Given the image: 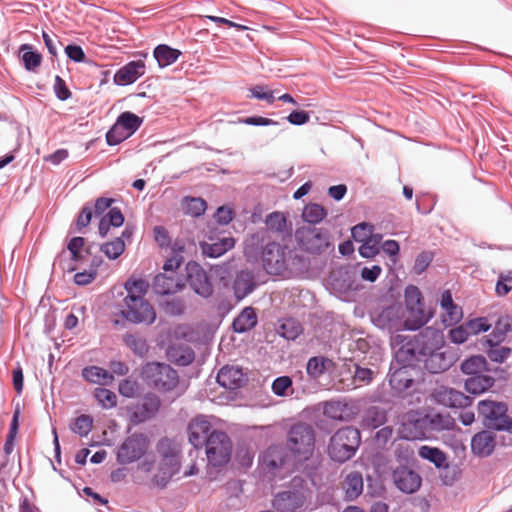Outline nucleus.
Masks as SVG:
<instances>
[{
    "mask_svg": "<svg viewBox=\"0 0 512 512\" xmlns=\"http://www.w3.org/2000/svg\"><path fill=\"white\" fill-rule=\"evenodd\" d=\"M187 282L190 288L198 295L208 298L213 294V285L206 271L196 262L186 265Z\"/></svg>",
    "mask_w": 512,
    "mask_h": 512,
    "instance_id": "nucleus-11",
    "label": "nucleus"
},
{
    "mask_svg": "<svg viewBox=\"0 0 512 512\" xmlns=\"http://www.w3.org/2000/svg\"><path fill=\"white\" fill-rule=\"evenodd\" d=\"M292 384V379L289 376H280L273 381L271 388L275 395L285 397L292 394Z\"/></svg>",
    "mask_w": 512,
    "mask_h": 512,
    "instance_id": "nucleus-50",
    "label": "nucleus"
},
{
    "mask_svg": "<svg viewBox=\"0 0 512 512\" xmlns=\"http://www.w3.org/2000/svg\"><path fill=\"white\" fill-rule=\"evenodd\" d=\"M423 307L424 306H419L406 309L407 315L403 320L404 329L417 330L427 323L430 315L425 312Z\"/></svg>",
    "mask_w": 512,
    "mask_h": 512,
    "instance_id": "nucleus-29",
    "label": "nucleus"
},
{
    "mask_svg": "<svg viewBox=\"0 0 512 512\" xmlns=\"http://www.w3.org/2000/svg\"><path fill=\"white\" fill-rule=\"evenodd\" d=\"M485 344L489 347L486 350L487 356L493 362L502 363L511 354L510 348L499 346V344H495V340H493L492 338H487L485 340Z\"/></svg>",
    "mask_w": 512,
    "mask_h": 512,
    "instance_id": "nucleus-39",
    "label": "nucleus"
},
{
    "mask_svg": "<svg viewBox=\"0 0 512 512\" xmlns=\"http://www.w3.org/2000/svg\"><path fill=\"white\" fill-rule=\"evenodd\" d=\"M149 442L141 434H134L125 439L117 453L120 464H129L140 459L147 451Z\"/></svg>",
    "mask_w": 512,
    "mask_h": 512,
    "instance_id": "nucleus-10",
    "label": "nucleus"
},
{
    "mask_svg": "<svg viewBox=\"0 0 512 512\" xmlns=\"http://www.w3.org/2000/svg\"><path fill=\"white\" fill-rule=\"evenodd\" d=\"M183 284L172 276L158 274L153 281V289L159 295L174 294L183 288Z\"/></svg>",
    "mask_w": 512,
    "mask_h": 512,
    "instance_id": "nucleus-28",
    "label": "nucleus"
},
{
    "mask_svg": "<svg viewBox=\"0 0 512 512\" xmlns=\"http://www.w3.org/2000/svg\"><path fill=\"white\" fill-rule=\"evenodd\" d=\"M342 489L347 500H355L363 491V477L360 472L348 473L342 482Z\"/></svg>",
    "mask_w": 512,
    "mask_h": 512,
    "instance_id": "nucleus-26",
    "label": "nucleus"
},
{
    "mask_svg": "<svg viewBox=\"0 0 512 512\" xmlns=\"http://www.w3.org/2000/svg\"><path fill=\"white\" fill-rule=\"evenodd\" d=\"M124 223V216L119 208H111L106 215H104L99 222V234L105 237L110 227H120Z\"/></svg>",
    "mask_w": 512,
    "mask_h": 512,
    "instance_id": "nucleus-33",
    "label": "nucleus"
},
{
    "mask_svg": "<svg viewBox=\"0 0 512 512\" xmlns=\"http://www.w3.org/2000/svg\"><path fill=\"white\" fill-rule=\"evenodd\" d=\"M117 121L131 136L141 125L142 119L136 114L126 111L119 115Z\"/></svg>",
    "mask_w": 512,
    "mask_h": 512,
    "instance_id": "nucleus-45",
    "label": "nucleus"
},
{
    "mask_svg": "<svg viewBox=\"0 0 512 512\" xmlns=\"http://www.w3.org/2000/svg\"><path fill=\"white\" fill-rule=\"evenodd\" d=\"M266 225L269 229L281 232L285 229L286 219L280 212H273L266 218Z\"/></svg>",
    "mask_w": 512,
    "mask_h": 512,
    "instance_id": "nucleus-59",
    "label": "nucleus"
},
{
    "mask_svg": "<svg viewBox=\"0 0 512 512\" xmlns=\"http://www.w3.org/2000/svg\"><path fill=\"white\" fill-rule=\"evenodd\" d=\"M145 68L142 60L131 61L115 73L114 82L118 85L132 84L145 73Z\"/></svg>",
    "mask_w": 512,
    "mask_h": 512,
    "instance_id": "nucleus-20",
    "label": "nucleus"
},
{
    "mask_svg": "<svg viewBox=\"0 0 512 512\" xmlns=\"http://www.w3.org/2000/svg\"><path fill=\"white\" fill-rule=\"evenodd\" d=\"M121 315L133 324L151 325L156 320V311L145 298L125 297Z\"/></svg>",
    "mask_w": 512,
    "mask_h": 512,
    "instance_id": "nucleus-6",
    "label": "nucleus"
},
{
    "mask_svg": "<svg viewBox=\"0 0 512 512\" xmlns=\"http://www.w3.org/2000/svg\"><path fill=\"white\" fill-rule=\"evenodd\" d=\"M323 414L333 420H349L354 412L351 406L343 401H327L323 404Z\"/></svg>",
    "mask_w": 512,
    "mask_h": 512,
    "instance_id": "nucleus-24",
    "label": "nucleus"
},
{
    "mask_svg": "<svg viewBox=\"0 0 512 512\" xmlns=\"http://www.w3.org/2000/svg\"><path fill=\"white\" fill-rule=\"evenodd\" d=\"M393 480L399 490L408 494L416 492L422 482L420 475L407 466H400L395 469Z\"/></svg>",
    "mask_w": 512,
    "mask_h": 512,
    "instance_id": "nucleus-15",
    "label": "nucleus"
},
{
    "mask_svg": "<svg viewBox=\"0 0 512 512\" xmlns=\"http://www.w3.org/2000/svg\"><path fill=\"white\" fill-rule=\"evenodd\" d=\"M302 331L301 324L293 318L285 319L278 330L279 334L288 340L296 339Z\"/></svg>",
    "mask_w": 512,
    "mask_h": 512,
    "instance_id": "nucleus-42",
    "label": "nucleus"
},
{
    "mask_svg": "<svg viewBox=\"0 0 512 512\" xmlns=\"http://www.w3.org/2000/svg\"><path fill=\"white\" fill-rule=\"evenodd\" d=\"M153 236L155 242L161 247H169L171 245V237L169 235L168 230L161 225L155 226L153 228Z\"/></svg>",
    "mask_w": 512,
    "mask_h": 512,
    "instance_id": "nucleus-61",
    "label": "nucleus"
},
{
    "mask_svg": "<svg viewBox=\"0 0 512 512\" xmlns=\"http://www.w3.org/2000/svg\"><path fill=\"white\" fill-rule=\"evenodd\" d=\"M330 361L322 356H315L308 360L306 371L307 374L313 378L317 379L321 375L324 374L326 370V363H329Z\"/></svg>",
    "mask_w": 512,
    "mask_h": 512,
    "instance_id": "nucleus-46",
    "label": "nucleus"
},
{
    "mask_svg": "<svg viewBox=\"0 0 512 512\" xmlns=\"http://www.w3.org/2000/svg\"><path fill=\"white\" fill-rule=\"evenodd\" d=\"M125 345L138 356H143L148 352L146 340L134 333H126L123 335Z\"/></svg>",
    "mask_w": 512,
    "mask_h": 512,
    "instance_id": "nucleus-40",
    "label": "nucleus"
},
{
    "mask_svg": "<svg viewBox=\"0 0 512 512\" xmlns=\"http://www.w3.org/2000/svg\"><path fill=\"white\" fill-rule=\"evenodd\" d=\"M395 358L397 362L402 363V366L412 367L414 361H422V355L418 354L414 340H410L402 345L396 352Z\"/></svg>",
    "mask_w": 512,
    "mask_h": 512,
    "instance_id": "nucleus-32",
    "label": "nucleus"
},
{
    "mask_svg": "<svg viewBox=\"0 0 512 512\" xmlns=\"http://www.w3.org/2000/svg\"><path fill=\"white\" fill-rule=\"evenodd\" d=\"M418 354L426 357L429 353L444 348L443 333L433 327H426L413 338Z\"/></svg>",
    "mask_w": 512,
    "mask_h": 512,
    "instance_id": "nucleus-12",
    "label": "nucleus"
},
{
    "mask_svg": "<svg viewBox=\"0 0 512 512\" xmlns=\"http://www.w3.org/2000/svg\"><path fill=\"white\" fill-rule=\"evenodd\" d=\"M442 321L446 326H451L459 322L463 317L462 308L455 303L443 309Z\"/></svg>",
    "mask_w": 512,
    "mask_h": 512,
    "instance_id": "nucleus-55",
    "label": "nucleus"
},
{
    "mask_svg": "<svg viewBox=\"0 0 512 512\" xmlns=\"http://www.w3.org/2000/svg\"><path fill=\"white\" fill-rule=\"evenodd\" d=\"M351 233L355 241H367L373 237V227L367 223H360L352 228Z\"/></svg>",
    "mask_w": 512,
    "mask_h": 512,
    "instance_id": "nucleus-58",
    "label": "nucleus"
},
{
    "mask_svg": "<svg viewBox=\"0 0 512 512\" xmlns=\"http://www.w3.org/2000/svg\"><path fill=\"white\" fill-rule=\"evenodd\" d=\"M157 453L160 461L158 471L154 475L152 481L154 485L164 488L171 478L180 470V445L169 438L161 439L157 444Z\"/></svg>",
    "mask_w": 512,
    "mask_h": 512,
    "instance_id": "nucleus-1",
    "label": "nucleus"
},
{
    "mask_svg": "<svg viewBox=\"0 0 512 512\" xmlns=\"http://www.w3.org/2000/svg\"><path fill=\"white\" fill-rule=\"evenodd\" d=\"M253 275L247 271H241L237 274L234 281V293L238 300L245 298L255 289Z\"/></svg>",
    "mask_w": 512,
    "mask_h": 512,
    "instance_id": "nucleus-30",
    "label": "nucleus"
},
{
    "mask_svg": "<svg viewBox=\"0 0 512 512\" xmlns=\"http://www.w3.org/2000/svg\"><path fill=\"white\" fill-rule=\"evenodd\" d=\"M486 366V359L483 356H471L461 364V370L467 375H478Z\"/></svg>",
    "mask_w": 512,
    "mask_h": 512,
    "instance_id": "nucleus-43",
    "label": "nucleus"
},
{
    "mask_svg": "<svg viewBox=\"0 0 512 512\" xmlns=\"http://www.w3.org/2000/svg\"><path fill=\"white\" fill-rule=\"evenodd\" d=\"M257 324V314L252 307H246L234 319L232 326L235 332L243 333L254 328Z\"/></svg>",
    "mask_w": 512,
    "mask_h": 512,
    "instance_id": "nucleus-31",
    "label": "nucleus"
},
{
    "mask_svg": "<svg viewBox=\"0 0 512 512\" xmlns=\"http://www.w3.org/2000/svg\"><path fill=\"white\" fill-rule=\"evenodd\" d=\"M93 427V419L91 416L83 414L77 417L71 425V430L80 436H86Z\"/></svg>",
    "mask_w": 512,
    "mask_h": 512,
    "instance_id": "nucleus-52",
    "label": "nucleus"
},
{
    "mask_svg": "<svg viewBox=\"0 0 512 512\" xmlns=\"http://www.w3.org/2000/svg\"><path fill=\"white\" fill-rule=\"evenodd\" d=\"M181 55V52L177 49H173L168 45H158L154 49V57L160 67H166L173 64Z\"/></svg>",
    "mask_w": 512,
    "mask_h": 512,
    "instance_id": "nucleus-38",
    "label": "nucleus"
},
{
    "mask_svg": "<svg viewBox=\"0 0 512 512\" xmlns=\"http://www.w3.org/2000/svg\"><path fill=\"white\" fill-rule=\"evenodd\" d=\"M20 51L23 52L22 60L24 63V67L27 70L33 71L40 66L41 61H42V56H41V54L32 51L30 45H28V44L22 45L20 47Z\"/></svg>",
    "mask_w": 512,
    "mask_h": 512,
    "instance_id": "nucleus-44",
    "label": "nucleus"
},
{
    "mask_svg": "<svg viewBox=\"0 0 512 512\" xmlns=\"http://www.w3.org/2000/svg\"><path fill=\"white\" fill-rule=\"evenodd\" d=\"M232 453V442L228 435L222 431L210 433L206 443L208 463L214 467L227 464Z\"/></svg>",
    "mask_w": 512,
    "mask_h": 512,
    "instance_id": "nucleus-7",
    "label": "nucleus"
},
{
    "mask_svg": "<svg viewBox=\"0 0 512 512\" xmlns=\"http://www.w3.org/2000/svg\"><path fill=\"white\" fill-rule=\"evenodd\" d=\"M128 137H130L129 133L116 120L115 124L106 134V141L110 146H114L120 144Z\"/></svg>",
    "mask_w": 512,
    "mask_h": 512,
    "instance_id": "nucleus-51",
    "label": "nucleus"
},
{
    "mask_svg": "<svg viewBox=\"0 0 512 512\" xmlns=\"http://www.w3.org/2000/svg\"><path fill=\"white\" fill-rule=\"evenodd\" d=\"M496 439L491 431H481L475 434L471 440V448L478 456H489L495 449Z\"/></svg>",
    "mask_w": 512,
    "mask_h": 512,
    "instance_id": "nucleus-22",
    "label": "nucleus"
},
{
    "mask_svg": "<svg viewBox=\"0 0 512 512\" xmlns=\"http://www.w3.org/2000/svg\"><path fill=\"white\" fill-rule=\"evenodd\" d=\"M429 424L435 431L451 430L455 426V421L449 415L435 414L430 417Z\"/></svg>",
    "mask_w": 512,
    "mask_h": 512,
    "instance_id": "nucleus-49",
    "label": "nucleus"
},
{
    "mask_svg": "<svg viewBox=\"0 0 512 512\" xmlns=\"http://www.w3.org/2000/svg\"><path fill=\"white\" fill-rule=\"evenodd\" d=\"M302 216L308 223H319L325 218L326 211L321 205L310 203L305 206Z\"/></svg>",
    "mask_w": 512,
    "mask_h": 512,
    "instance_id": "nucleus-48",
    "label": "nucleus"
},
{
    "mask_svg": "<svg viewBox=\"0 0 512 512\" xmlns=\"http://www.w3.org/2000/svg\"><path fill=\"white\" fill-rule=\"evenodd\" d=\"M142 376L148 385L162 392L172 391L179 384L177 371L165 363H147L143 367Z\"/></svg>",
    "mask_w": 512,
    "mask_h": 512,
    "instance_id": "nucleus-4",
    "label": "nucleus"
},
{
    "mask_svg": "<svg viewBox=\"0 0 512 512\" xmlns=\"http://www.w3.org/2000/svg\"><path fill=\"white\" fill-rule=\"evenodd\" d=\"M85 245V239L83 237H74L68 243V250L71 253V259L73 261H80L82 259L81 250Z\"/></svg>",
    "mask_w": 512,
    "mask_h": 512,
    "instance_id": "nucleus-63",
    "label": "nucleus"
},
{
    "mask_svg": "<svg viewBox=\"0 0 512 512\" xmlns=\"http://www.w3.org/2000/svg\"><path fill=\"white\" fill-rule=\"evenodd\" d=\"M361 242L362 245L359 247V253L362 257L372 258L379 253L378 240H373V237H370V240Z\"/></svg>",
    "mask_w": 512,
    "mask_h": 512,
    "instance_id": "nucleus-62",
    "label": "nucleus"
},
{
    "mask_svg": "<svg viewBox=\"0 0 512 512\" xmlns=\"http://www.w3.org/2000/svg\"><path fill=\"white\" fill-rule=\"evenodd\" d=\"M246 374L240 367L226 365L217 374V382L224 388L235 390L246 382Z\"/></svg>",
    "mask_w": 512,
    "mask_h": 512,
    "instance_id": "nucleus-18",
    "label": "nucleus"
},
{
    "mask_svg": "<svg viewBox=\"0 0 512 512\" xmlns=\"http://www.w3.org/2000/svg\"><path fill=\"white\" fill-rule=\"evenodd\" d=\"M181 207L185 215L199 217L205 213L207 203L200 197L185 196L181 200Z\"/></svg>",
    "mask_w": 512,
    "mask_h": 512,
    "instance_id": "nucleus-36",
    "label": "nucleus"
},
{
    "mask_svg": "<svg viewBox=\"0 0 512 512\" xmlns=\"http://www.w3.org/2000/svg\"><path fill=\"white\" fill-rule=\"evenodd\" d=\"M406 309L424 306L421 291L416 286H409L405 290Z\"/></svg>",
    "mask_w": 512,
    "mask_h": 512,
    "instance_id": "nucleus-54",
    "label": "nucleus"
},
{
    "mask_svg": "<svg viewBox=\"0 0 512 512\" xmlns=\"http://www.w3.org/2000/svg\"><path fill=\"white\" fill-rule=\"evenodd\" d=\"M507 411V405L503 402L487 399L478 403L479 416L483 418L486 427L512 433V418Z\"/></svg>",
    "mask_w": 512,
    "mask_h": 512,
    "instance_id": "nucleus-5",
    "label": "nucleus"
},
{
    "mask_svg": "<svg viewBox=\"0 0 512 512\" xmlns=\"http://www.w3.org/2000/svg\"><path fill=\"white\" fill-rule=\"evenodd\" d=\"M494 379L488 375H473L465 381V389L471 394H481L491 388Z\"/></svg>",
    "mask_w": 512,
    "mask_h": 512,
    "instance_id": "nucleus-34",
    "label": "nucleus"
},
{
    "mask_svg": "<svg viewBox=\"0 0 512 512\" xmlns=\"http://www.w3.org/2000/svg\"><path fill=\"white\" fill-rule=\"evenodd\" d=\"M82 376L87 381L100 385H108L114 380V377L111 373L98 366H90L84 368L82 370Z\"/></svg>",
    "mask_w": 512,
    "mask_h": 512,
    "instance_id": "nucleus-35",
    "label": "nucleus"
},
{
    "mask_svg": "<svg viewBox=\"0 0 512 512\" xmlns=\"http://www.w3.org/2000/svg\"><path fill=\"white\" fill-rule=\"evenodd\" d=\"M422 361L427 371L436 374L448 370L456 361V356L449 347H444L429 353Z\"/></svg>",
    "mask_w": 512,
    "mask_h": 512,
    "instance_id": "nucleus-14",
    "label": "nucleus"
},
{
    "mask_svg": "<svg viewBox=\"0 0 512 512\" xmlns=\"http://www.w3.org/2000/svg\"><path fill=\"white\" fill-rule=\"evenodd\" d=\"M413 367L401 366L394 369L389 377V383L395 391L401 393L410 388L414 382Z\"/></svg>",
    "mask_w": 512,
    "mask_h": 512,
    "instance_id": "nucleus-23",
    "label": "nucleus"
},
{
    "mask_svg": "<svg viewBox=\"0 0 512 512\" xmlns=\"http://www.w3.org/2000/svg\"><path fill=\"white\" fill-rule=\"evenodd\" d=\"M431 398L438 404L452 408L466 407L471 403V399L464 393L443 385L432 390Z\"/></svg>",
    "mask_w": 512,
    "mask_h": 512,
    "instance_id": "nucleus-13",
    "label": "nucleus"
},
{
    "mask_svg": "<svg viewBox=\"0 0 512 512\" xmlns=\"http://www.w3.org/2000/svg\"><path fill=\"white\" fill-rule=\"evenodd\" d=\"M234 245L235 240L232 237H224L214 243H200L202 254L211 258L222 256L227 251L231 250Z\"/></svg>",
    "mask_w": 512,
    "mask_h": 512,
    "instance_id": "nucleus-27",
    "label": "nucleus"
},
{
    "mask_svg": "<svg viewBox=\"0 0 512 512\" xmlns=\"http://www.w3.org/2000/svg\"><path fill=\"white\" fill-rule=\"evenodd\" d=\"M124 288L127 291L126 297L144 298L148 292L149 283L143 279L130 278L125 282Z\"/></svg>",
    "mask_w": 512,
    "mask_h": 512,
    "instance_id": "nucleus-41",
    "label": "nucleus"
},
{
    "mask_svg": "<svg viewBox=\"0 0 512 512\" xmlns=\"http://www.w3.org/2000/svg\"><path fill=\"white\" fill-rule=\"evenodd\" d=\"M292 250L279 243H268L262 252L263 267L271 275H283L288 268Z\"/></svg>",
    "mask_w": 512,
    "mask_h": 512,
    "instance_id": "nucleus-8",
    "label": "nucleus"
},
{
    "mask_svg": "<svg viewBox=\"0 0 512 512\" xmlns=\"http://www.w3.org/2000/svg\"><path fill=\"white\" fill-rule=\"evenodd\" d=\"M288 449L300 460L309 459L315 449V431L306 423L293 425L288 433Z\"/></svg>",
    "mask_w": 512,
    "mask_h": 512,
    "instance_id": "nucleus-3",
    "label": "nucleus"
},
{
    "mask_svg": "<svg viewBox=\"0 0 512 512\" xmlns=\"http://www.w3.org/2000/svg\"><path fill=\"white\" fill-rule=\"evenodd\" d=\"M511 330V323L508 317L501 318L497 321L492 335L489 338L495 340V344L503 341L506 333Z\"/></svg>",
    "mask_w": 512,
    "mask_h": 512,
    "instance_id": "nucleus-57",
    "label": "nucleus"
},
{
    "mask_svg": "<svg viewBox=\"0 0 512 512\" xmlns=\"http://www.w3.org/2000/svg\"><path fill=\"white\" fill-rule=\"evenodd\" d=\"M303 503L302 494L295 491L278 493L273 499V507L280 512H294L302 507Z\"/></svg>",
    "mask_w": 512,
    "mask_h": 512,
    "instance_id": "nucleus-21",
    "label": "nucleus"
},
{
    "mask_svg": "<svg viewBox=\"0 0 512 512\" xmlns=\"http://www.w3.org/2000/svg\"><path fill=\"white\" fill-rule=\"evenodd\" d=\"M404 317V309L401 305H392L385 308L379 316L380 321L383 322V325L386 326L389 330H402Z\"/></svg>",
    "mask_w": 512,
    "mask_h": 512,
    "instance_id": "nucleus-25",
    "label": "nucleus"
},
{
    "mask_svg": "<svg viewBox=\"0 0 512 512\" xmlns=\"http://www.w3.org/2000/svg\"><path fill=\"white\" fill-rule=\"evenodd\" d=\"M160 399L154 394L144 397L141 404L136 405L131 413V419L135 423L144 422L156 415L160 408Z\"/></svg>",
    "mask_w": 512,
    "mask_h": 512,
    "instance_id": "nucleus-19",
    "label": "nucleus"
},
{
    "mask_svg": "<svg viewBox=\"0 0 512 512\" xmlns=\"http://www.w3.org/2000/svg\"><path fill=\"white\" fill-rule=\"evenodd\" d=\"M470 335H477L481 332H486L490 328L486 318H476L465 323Z\"/></svg>",
    "mask_w": 512,
    "mask_h": 512,
    "instance_id": "nucleus-60",
    "label": "nucleus"
},
{
    "mask_svg": "<svg viewBox=\"0 0 512 512\" xmlns=\"http://www.w3.org/2000/svg\"><path fill=\"white\" fill-rule=\"evenodd\" d=\"M171 355L174 357L177 364L183 366L189 365L195 358L194 351L189 347L183 349L181 354H179L178 350L172 349Z\"/></svg>",
    "mask_w": 512,
    "mask_h": 512,
    "instance_id": "nucleus-64",
    "label": "nucleus"
},
{
    "mask_svg": "<svg viewBox=\"0 0 512 512\" xmlns=\"http://www.w3.org/2000/svg\"><path fill=\"white\" fill-rule=\"evenodd\" d=\"M94 395L104 408H112L117 404L116 394L109 389L96 388Z\"/></svg>",
    "mask_w": 512,
    "mask_h": 512,
    "instance_id": "nucleus-53",
    "label": "nucleus"
},
{
    "mask_svg": "<svg viewBox=\"0 0 512 512\" xmlns=\"http://www.w3.org/2000/svg\"><path fill=\"white\" fill-rule=\"evenodd\" d=\"M295 237L300 246L310 253H321L329 246L328 233L315 227L299 228Z\"/></svg>",
    "mask_w": 512,
    "mask_h": 512,
    "instance_id": "nucleus-9",
    "label": "nucleus"
},
{
    "mask_svg": "<svg viewBox=\"0 0 512 512\" xmlns=\"http://www.w3.org/2000/svg\"><path fill=\"white\" fill-rule=\"evenodd\" d=\"M212 426L210 421L204 416H197L192 419L188 425L189 442L196 448H201L207 443L208 433Z\"/></svg>",
    "mask_w": 512,
    "mask_h": 512,
    "instance_id": "nucleus-17",
    "label": "nucleus"
},
{
    "mask_svg": "<svg viewBox=\"0 0 512 512\" xmlns=\"http://www.w3.org/2000/svg\"><path fill=\"white\" fill-rule=\"evenodd\" d=\"M418 454L421 458L432 462L437 468L448 467L445 453L436 447L421 446Z\"/></svg>",
    "mask_w": 512,
    "mask_h": 512,
    "instance_id": "nucleus-37",
    "label": "nucleus"
},
{
    "mask_svg": "<svg viewBox=\"0 0 512 512\" xmlns=\"http://www.w3.org/2000/svg\"><path fill=\"white\" fill-rule=\"evenodd\" d=\"M361 443L360 431L354 427H344L337 430L330 438L328 455L339 463L350 460Z\"/></svg>",
    "mask_w": 512,
    "mask_h": 512,
    "instance_id": "nucleus-2",
    "label": "nucleus"
},
{
    "mask_svg": "<svg viewBox=\"0 0 512 512\" xmlns=\"http://www.w3.org/2000/svg\"><path fill=\"white\" fill-rule=\"evenodd\" d=\"M100 250L112 260L117 259L125 251V242L122 238H116L111 242L101 245Z\"/></svg>",
    "mask_w": 512,
    "mask_h": 512,
    "instance_id": "nucleus-47",
    "label": "nucleus"
},
{
    "mask_svg": "<svg viewBox=\"0 0 512 512\" xmlns=\"http://www.w3.org/2000/svg\"><path fill=\"white\" fill-rule=\"evenodd\" d=\"M398 436L405 440L421 439L424 436L423 421L417 413L408 412L401 416Z\"/></svg>",
    "mask_w": 512,
    "mask_h": 512,
    "instance_id": "nucleus-16",
    "label": "nucleus"
},
{
    "mask_svg": "<svg viewBox=\"0 0 512 512\" xmlns=\"http://www.w3.org/2000/svg\"><path fill=\"white\" fill-rule=\"evenodd\" d=\"M512 290V272L501 273L496 283L495 292L498 296H506Z\"/></svg>",
    "mask_w": 512,
    "mask_h": 512,
    "instance_id": "nucleus-56",
    "label": "nucleus"
}]
</instances>
